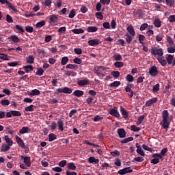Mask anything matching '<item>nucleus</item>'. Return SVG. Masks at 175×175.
I'll list each match as a JSON object with an SVG mask.
<instances>
[{
  "mask_svg": "<svg viewBox=\"0 0 175 175\" xmlns=\"http://www.w3.org/2000/svg\"><path fill=\"white\" fill-rule=\"evenodd\" d=\"M153 92H158L159 91V83L156 84L152 88Z\"/></svg>",
  "mask_w": 175,
  "mask_h": 175,
  "instance_id": "bf43d9fd",
  "label": "nucleus"
},
{
  "mask_svg": "<svg viewBox=\"0 0 175 175\" xmlns=\"http://www.w3.org/2000/svg\"><path fill=\"white\" fill-rule=\"evenodd\" d=\"M96 10L97 12H100V10H102V3L98 2L96 3Z\"/></svg>",
  "mask_w": 175,
  "mask_h": 175,
  "instance_id": "4d7b16f0",
  "label": "nucleus"
},
{
  "mask_svg": "<svg viewBox=\"0 0 175 175\" xmlns=\"http://www.w3.org/2000/svg\"><path fill=\"white\" fill-rule=\"evenodd\" d=\"M158 100V98H151L150 100H148L146 102V106L147 107H149V106H151V105H153V103H156V102H157Z\"/></svg>",
  "mask_w": 175,
  "mask_h": 175,
  "instance_id": "f3484780",
  "label": "nucleus"
},
{
  "mask_svg": "<svg viewBox=\"0 0 175 175\" xmlns=\"http://www.w3.org/2000/svg\"><path fill=\"white\" fill-rule=\"evenodd\" d=\"M28 95L30 96H36L38 95H40V91L38 89L32 90L31 92H28Z\"/></svg>",
  "mask_w": 175,
  "mask_h": 175,
  "instance_id": "ddd939ff",
  "label": "nucleus"
},
{
  "mask_svg": "<svg viewBox=\"0 0 175 175\" xmlns=\"http://www.w3.org/2000/svg\"><path fill=\"white\" fill-rule=\"evenodd\" d=\"M126 31L127 32H129V35H131V36H135L136 31H135V29L131 25L127 27Z\"/></svg>",
  "mask_w": 175,
  "mask_h": 175,
  "instance_id": "9d476101",
  "label": "nucleus"
},
{
  "mask_svg": "<svg viewBox=\"0 0 175 175\" xmlns=\"http://www.w3.org/2000/svg\"><path fill=\"white\" fill-rule=\"evenodd\" d=\"M10 145L3 144L1 148V152H6V151H9V150H10Z\"/></svg>",
  "mask_w": 175,
  "mask_h": 175,
  "instance_id": "412c9836",
  "label": "nucleus"
},
{
  "mask_svg": "<svg viewBox=\"0 0 175 175\" xmlns=\"http://www.w3.org/2000/svg\"><path fill=\"white\" fill-rule=\"evenodd\" d=\"M138 38L139 43H141V44H144V40H146V37L142 34H139L138 36Z\"/></svg>",
  "mask_w": 175,
  "mask_h": 175,
  "instance_id": "58836bf2",
  "label": "nucleus"
},
{
  "mask_svg": "<svg viewBox=\"0 0 175 175\" xmlns=\"http://www.w3.org/2000/svg\"><path fill=\"white\" fill-rule=\"evenodd\" d=\"M120 113L123 117V118H125V120H126V118H128V111L124 109V107H122V106H120Z\"/></svg>",
  "mask_w": 175,
  "mask_h": 175,
  "instance_id": "2eb2a0df",
  "label": "nucleus"
},
{
  "mask_svg": "<svg viewBox=\"0 0 175 175\" xmlns=\"http://www.w3.org/2000/svg\"><path fill=\"white\" fill-rule=\"evenodd\" d=\"M88 161L89 163H95V165H98V163H99V160L94 157H89Z\"/></svg>",
  "mask_w": 175,
  "mask_h": 175,
  "instance_id": "a211bd4d",
  "label": "nucleus"
},
{
  "mask_svg": "<svg viewBox=\"0 0 175 175\" xmlns=\"http://www.w3.org/2000/svg\"><path fill=\"white\" fill-rule=\"evenodd\" d=\"M73 62H75V64H77V65H80L81 64V62H83V60H81V59L76 57L73 59Z\"/></svg>",
  "mask_w": 175,
  "mask_h": 175,
  "instance_id": "13d9d810",
  "label": "nucleus"
},
{
  "mask_svg": "<svg viewBox=\"0 0 175 175\" xmlns=\"http://www.w3.org/2000/svg\"><path fill=\"white\" fill-rule=\"evenodd\" d=\"M125 91L126 92L131 93V94H128V96L129 98H132L133 96V91L132 90V85H128L125 88Z\"/></svg>",
  "mask_w": 175,
  "mask_h": 175,
  "instance_id": "f8f14e48",
  "label": "nucleus"
},
{
  "mask_svg": "<svg viewBox=\"0 0 175 175\" xmlns=\"http://www.w3.org/2000/svg\"><path fill=\"white\" fill-rule=\"evenodd\" d=\"M131 130L133 131V132H139L140 131V127H137L135 125L131 126Z\"/></svg>",
  "mask_w": 175,
  "mask_h": 175,
  "instance_id": "6e6d98bb",
  "label": "nucleus"
},
{
  "mask_svg": "<svg viewBox=\"0 0 175 175\" xmlns=\"http://www.w3.org/2000/svg\"><path fill=\"white\" fill-rule=\"evenodd\" d=\"M64 75L66 76H72V77H75V76H76V72H75L73 71L66 70V71H64Z\"/></svg>",
  "mask_w": 175,
  "mask_h": 175,
  "instance_id": "ea45409f",
  "label": "nucleus"
},
{
  "mask_svg": "<svg viewBox=\"0 0 175 175\" xmlns=\"http://www.w3.org/2000/svg\"><path fill=\"white\" fill-rule=\"evenodd\" d=\"M16 143L21 147L22 148H25V144H24V141L21 139V137H18V135L15 136Z\"/></svg>",
  "mask_w": 175,
  "mask_h": 175,
  "instance_id": "1a4fd4ad",
  "label": "nucleus"
},
{
  "mask_svg": "<svg viewBox=\"0 0 175 175\" xmlns=\"http://www.w3.org/2000/svg\"><path fill=\"white\" fill-rule=\"evenodd\" d=\"M4 140L7 143V145L10 146H13V141L12 139H10V138H9V136L5 135L4 137Z\"/></svg>",
  "mask_w": 175,
  "mask_h": 175,
  "instance_id": "cd10ccee",
  "label": "nucleus"
},
{
  "mask_svg": "<svg viewBox=\"0 0 175 175\" xmlns=\"http://www.w3.org/2000/svg\"><path fill=\"white\" fill-rule=\"evenodd\" d=\"M149 75L152 77L158 76V69L157 68V66H152L149 69Z\"/></svg>",
  "mask_w": 175,
  "mask_h": 175,
  "instance_id": "423d86ee",
  "label": "nucleus"
},
{
  "mask_svg": "<svg viewBox=\"0 0 175 175\" xmlns=\"http://www.w3.org/2000/svg\"><path fill=\"white\" fill-rule=\"evenodd\" d=\"M67 167L69 170H75L77 169L76 164H75V163H68Z\"/></svg>",
  "mask_w": 175,
  "mask_h": 175,
  "instance_id": "c85d7f7f",
  "label": "nucleus"
},
{
  "mask_svg": "<svg viewBox=\"0 0 175 175\" xmlns=\"http://www.w3.org/2000/svg\"><path fill=\"white\" fill-rule=\"evenodd\" d=\"M132 140H133V137H130L128 138H125L124 139H122L120 143H122V144H125L126 143H129V142H132Z\"/></svg>",
  "mask_w": 175,
  "mask_h": 175,
  "instance_id": "4c0bfd02",
  "label": "nucleus"
},
{
  "mask_svg": "<svg viewBox=\"0 0 175 175\" xmlns=\"http://www.w3.org/2000/svg\"><path fill=\"white\" fill-rule=\"evenodd\" d=\"M120 85H121V82H120L118 81H115L114 82L110 83L109 87L117 88Z\"/></svg>",
  "mask_w": 175,
  "mask_h": 175,
  "instance_id": "a19ab883",
  "label": "nucleus"
},
{
  "mask_svg": "<svg viewBox=\"0 0 175 175\" xmlns=\"http://www.w3.org/2000/svg\"><path fill=\"white\" fill-rule=\"evenodd\" d=\"M170 46H168L167 48V53H169L170 54H174V53H175V44L174 45H170Z\"/></svg>",
  "mask_w": 175,
  "mask_h": 175,
  "instance_id": "b1692460",
  "label": "nucleus"
},
{
  "mask_svg": "<svg viewBox=\"0 0 175 175\" xmlns=\"http://www.w3.org/2000/svg\"><path fill=\"white\" fill-rule=\"evenodd\" d=\"M23 69L26 73H29L31 70H33V66L32 65H28L23 66Z\"/></svg>",
  "mask_w": 175,
  "mask_h": 175,
  "instance_id": "5701e85b",
  "label": "nucleus"
},
{
  "mask_svg": "<svg viewBox=\"0 0 175 175\" xmlns=\"http://www.w3.org/2000/svg\"><path fill=\"white\" fill-rule=\"evenodd\" d=\"M0 59H3L4 61H9L10 60V57L5 53H0Z\"/></svg>",
  "mask_w": 175,
  "mask_h": 175,
  "instance_id": "c756f323",
  "label": "nucleus"
},
{
  "mask_svg": "<svg viewBox=\"0 0 175 175\" xmlns=\"http://www.w3.org/2000/svg\"><path fill=\"white\" fill-rule=\"evenodd\" d=\"M66 160H63L59 163V166H60V167H65V166H66Z\"/></svg>",
  "mask_w": 175,
  "mask_h": 175,
  "instance_id": "e2e57ef3",
  "label": "nucleus"
},
{
  "mask_svg": "<svg viewBox=\"0 0 175 175\" xmlns=\"http://www.w3.org/2000/svg\"><path fill=\"white\" fill-rule=\"evenodd\" d=\"M150 53L152 55H154V57H162L163 56V49L162 48H157L152 47L150 49Z\"/></svg>",
  "mask_w": 175,
  "mask_h": 175,
  "instance_id": "f257e3e1",
  "label": "nucleus"
},
{
  "mask_svg": "<svg viewBox=\"0 0 175 175\" xmlns=\"http://www.w3.org/2000/svg\"><path fill=\"white\" fill-rule=\"evenodd\" d=\"M78 85H87V84H90V80L88 79H83L80 80L77 82Z\"/></svg>",
  "mask_w": 175,
  "mask_h": 175,
  "instance_id": "4be33fe9",
  "label": "nucleus"
},
{
  "mask_svg": "<svg viewBox=\"0 0 175 175\" xmlns=\"http://www.w3.org/2000/svg\"><path fill=\"white\" fill-rule=\"evenodd\" d=\"M114 66L116 68H122V66H124V63L121 62H116L114 63Z\"/></svg>",
  "mask_w": 175,
  "mask_h": 175,
  "instance_id": "864d4df0",
  "label": "nucleus"
},
{
  "mask_svg": "<svg viewBox=\"0 0 175 175\" xmlns=\"http://www.w3.org/2000/svg\"><path fill=\"white\" fill-rule=\"evenodd\" d=\"M7 6L8 8L13 10V12H17V8H16V6L13 5L12 3H7Z\"/></svg>",
  "mask_w": 175,
  "mask_h": 175,
  "instance_id": "37998d69",
  "label": "nucleus"
},
{
  "mask_svg": "<svg viewBox=\"0 0 175 175\" xmlns=\"http://www.w3.org/2000/svg\"><path fill=\"white\" fill-rule=\"evenodd\" d=\"M57 139V135L54 133H51L49 135V142H54Z\"/></svg>",
  "mask_w": 175,
  "mask_h": 175,
  "instance_id": "79ce46f5",
  "label": "nucleus"
},
{
  "mask_svg": "<svg viewBox=\"0 0 175 175\" xmlns=\"http://www.w3.org/2000/svg\"><path fill=\"white\" fill-rule=\"evenodd\" d=\"M75 16H76V12L75 11V10H72L70 12L68 17H69V18H73V17H75Z\"/></svg>",
  "mask_w": 175,
  "mask_h": 175,
  "instance_id": "680f3d73",
  "label": "nucleus"
},
{
  "mask_svg": "<svg viewBox=\"0 0 175 175\" xmlns=\"http://www.w3.org/2000/svg\"><path fill=\"white\" fill-rule=\"evenodd\" d=\"M168 21L170 23H175V15H171L168 18Z\"/></svg>",
  "mask_w": 175,
  "mask_h": 175,
  "instance_id": "338daca9",
  "label": "nucleus"
},
{
  "mask_svg": "<svg viewBox=\"0 0 175 175\" xmlns=\"http://www.w3.org/2000/svg\"><path fill=\"white\" fill-rule=\"evenodd\" d=\"M111 75L114 77L115 79H118L120 77V72L118 71H112Z\"/></svg>",
  "mask_w": 175,
  "mask_h": 175,
  "instance_id": "09e8293b",
  "label": "nucleus"
},
{
  "mask_svg": "<svg viewBox=\"0 0 175 175\" xmlns=\"http://www.w3.org/2000/svg\"><path fill=\"white\" fill-rule=\"evenodd\" d=\"M72 89L66 87L64 88V94H72Z\"/></svg>",
  "mask_w": 175,
  "mask_h": 175,
  "instance_id": "774afa93",
  "label": "nucleus"
},
{
  "mask_svg": "<svg viewBox=\"0 0 175 175\" xmlns=\"http://www.w3.org/2000/svg\"><path fill=\"white\" fill-rule=\"evenodd\" d=\"M37 53H38V54H42V55H46V51H44V49H37Z\"/></svg>",
  "mask_w": 175,
  "mask_h": 175,
  "instance_id": "0e129e2a",
  "label": "nucleus"
},
{
  "mask_svg": "<svg viewBox=\"0 0 175 175\" xmlns=\"http://www.w3.org/2000/svg\"><path fill=\"white\" fill-rule=\"evenodd\" d=\"M109 114L113 116V117H116V118H119L120 113L118 112V109L114 107L113 109L109 110Z\"/></svg>",
  "mask_w": 175,
  "mask_h": 175,
  "instance_id": "20e7f679",
  "label": "nucleus"
},
{
  "mask_svg": "<svg viewBox=\"0 0 175 175\" xmlns=\"http://www.w3.org/2000/svg\"><path fill=\"white\" fill-rule=\"evenodd\" d=\"M135 147L137 148V153H138L139 155L141 157H146V153L144 152V150L142 148V146L139 145V143H137L135 144Z\"/></svg>",
  "mask_w": 175,
  "mask_h": 175,
  "instance_id": "7ed1b4c3",
  "label": "nucleus"
},
{
  "mask_svg": "<svg viewBox=\"0 0 175 175\" xmlns=\"http://www.w3.org/2000/svg\"><path fill=\"white\" fill-rule=\"evenodd\" d=\"M73 94L77 98H80V96H83L84 95V92L82 90H75L73 92Z\"/></svg>",
  "mask_w": 175,
  "mask_h": 175,
  "instance_id": "393cba45",
  "label": "nucleus"
},
{
  "mask_svg": "<svg viewBox=\"0 0 175 175\" xmlns=\"http://www.w3.org/2000/svg\"><path fill=\"white\" fill-rule=\"evenodd\" d=\"M157 61H159V62L160 65H161V66H165L167 64V60L165 59V57L163 56L158 57Z\"/></svg>",
  "mask_w": 175,
  "mask_h": 175,
  "instance_id": "9b49d317",
  "label": "nucleus"
},
{
  "mask_svg": "<svg viewBox=\"0 0 175 175\" xmlns=\"http://www.w3.org/2000/svg\"><path fill=\"white\" fill-rule=\"evenodd\" d=\"M44 73V70H42V68H38L37 69V72L36 73V75L37 76H43V74Z\"/></svg>",
  "mask_w": 175,
  "mask_h": 175,
  "instance_id": "c03bdc74",
  "label": "nucleus"
},
{
  "mask_svg": "<svg viewBox=\"0 0 175 175\" xmlns=\"http://www.w3.org/2000/svg\"><path fill=\"white\" fill-rule=\"evenodd\" d=\"M1 104L2 106H9V105H10V101H9V100H1Z\"/></svg>",
  "mask_w": 175,
  "mask_h": 175,
  "instance_id": "3c124183",
  "label": "nucleus"
},
{
  "mask_svg": "<svg viewBox=\"0 0 175 175\" xmlns=\"http://www.w3.org/2000/svg\"><path fill=\"white\" fill-rule=\"evenodd\" d=\"M57 125H58V128L59 129V131H61V132H63L64 131V121L59 120L57 121Z\"/></svg>",
  "mask_w": 175,
  "mask_h": 175,
  "instance_id": "7c9ffc66",
  "label": "nucleus"
},
{
  "mask_svg": "<svg viewBox=\"0 0 175 175\" xmlns=\"http://www.w3.org/2000/svg\"><path fill=\"white\" fill-rule=\"evenodd\" d=\"M88 32H96L98 31V27L95 26L88 27L87 29Z\"/></svg>",
  "mask_w": 175,
  "mask_h": 175,
  "instance_id": "72a5a7b5",
  "label": "nucleus"
},
{
  "mask_svg": "<svg viewBox=\"0 0 175 175\" xmlns=\"http://www.w3.org/2000/svg\"><path fill=\"white\" fill-rule=\"evenodd\" d=\"M115 61H121L122 59V57L120 54H116L113 56Z\"/></svg>",
  "mask_w": 175,
  "mask_h": 175,
  "instance_id": "5fc2aeb1",
  "label": "nucleus"
},
{
  "mask_svg": "<svg viewBox=\"0 0 175 175\" xmlns=\"http://www.w3.org/2000/svg\"><path fill=\"white\" fill-rule=\"evenodd\" d=\"M8 39L14 42V43H18L20 42V38L16 35L10 36Z\"/></svg>",
  "mask_w": 175,
  "mask_h": 175,
  "instance_id": "6ab92c4d",
  "label": "nucleus"
},
{
  "mask_svg": "<svg viewBox=\"0 0 175 175\" xmlns=\"http://www.w3.org/2000/svg\"><path fill=\"white\" fill-rule=\"evenodd\" d=\"M11 113H12L14 117H20L21 116V112L18 111H11Z\"/></svg>",
  "mask_w": 175,
  "mask_h": 175,
  "instance_id": "603ef678",
  "label": "nucleus"
},
{
  "mask_svg": "<svg viewBox=\"0 0 175 175\" xmlns=\"http://www.w3.org/2000/svg\"><path fill=\"white\" fill-rule=\"evenodd\" d=\"M34 107L35 106H33V105H31L28 107H26L25 109V111H33V110H35Z\"/></svg>",
  "mask_w": 175,
  "mask_h": 175,
  "instance_id": "de8ad7c7",
  "label": "nucleus"
},
{
  "mask_svg": "<svg viewBox=\"0 0 175 175\" xmlns=\"http://www.w3.org/2000/svg\"><path fill=\"white\" fill-rule=\"evenodd\" d=\"M153 24L156 28H161V25H162V21H161V20L159 18H157L154 20Z\"/></svg>",
  "mask_w": 175,
  "mask_h": 175,
  "instance_id": "a878e982",
  "label": "nucleus"
},
{
  "mask_svg": "<svg viewBox=\"0 0 175 175\" xmlns=\"http://www.w3.org/2000/svg\"><path fill=\"white\" fill-rule=\"evenodd\" d=\"M21 159H23L24 163L27 166V167H30L31 166V157H21Z\"/></svg>",
  "mask_w": 175,
  "mask_h": 175,
  "instance_id": "6e6552de",
  "label": "nucleus"
},
{
  "mask_svg": "<svg viewBox=\"0 0 175 175\" xmlns=\"http://www.w3.org/2000/svg\"><path fill=\"white\" fill-rule=\"evenodd\" d=\"M125 36H126V43H128V44L131 43L132 40H133V36H131L129 33H126Z\"/></svg>",
  "mask_w": 175,
  "mask_h": 175,
  "instance_id": "bb28decb",
  "label": "nucleus"
},
{
  "mask_svg": "<svg viewBox=\"0 0 175 175\" xmlns=\"http://www.w3.org/2000/svg\"><path fill=\"white\" fill-rule=\"evenodd\" d=\"M28 132H29V127H25V126H23L19 131V133H21V135H24V133H28Z\"/></svg>",
  "mask_w": 175,
  "mask_h": 175,
  "instance_id": "2f4dec72",
  "label": "nucleus"
},
{
  "mask_svg": "<svg viewBox=\"0 0 175 175\" xmlns=\"http://www.w3.org/2000/svg\"><path fill=\"white\" fill-rule=\"evenodd\" d=\"M73 33L79 35V33H84V30L83 29H74L72 30Z\"/></svg>",
  "mask_w": 175,
  "mask_h": 175,
  "instance_id": "e433bc0d",
  "label": "nucleus"
},
{
  "mask_svg": "<svg viewBox=\"0 0 175 175\" xmlns=\"http://www.w3.org/2000/svg\"><path fill=\"white\" fill-rule=\"evenodd\" d=\"M95 15H96V17L99 20H103V15H102V12H96Z\"/></svg>",
  "mask_w": 175,
  "mask_h": 175,
  "instance_id": "052dcab7",
  "label": "nucleus"
},
{
  "mask_svg": "<svg viewBox=\"0 0 175 175\" xmlns=\"http://www.w3.org/2000/svg\"><path fill=\"white\" fill-rule=\"evenodd\" d=\"M26 61L27 64H33L35 61V57L33 55H29L26 58Z\"/></svg>",
  "mask_w": 175,
  "mask_h": 175,
  "instance_id": "473e14b6",
  "label": "nucleus"
},
{
  "mask_svg": "<svg viewBox=\"0 0 175 175\" xmlns=\"http://www.w3.org/2000/svg\"><path fill=\"white\" fill-rule=\"evenodd\" d=\"M163 120H167L169 118V112L167 110H164L162 113Z\"/></svg>",
  "mask_w": 175,
  "mask_h": 175,
  "instance_id": "f704fd0d",
  "label": "nucleus"
},
{
  "mask_svg": "<svg viewBox=\"0 0 175 175\" xmlns=\"http://www.w3.org/2000/svg\"><path fill=\"white\" fill-rule=\"evenodd\" d=\"M132 172H133V170L131 169V167H129L124 168L122 170H120L118 172V174H120V175H124V174H126L127 173H132Z\"/></svg>",
  "mask_w": 175,
  "mask_h": 175,
  "instance_id": "39448f33",
  "label": "nucleus"
},
{
  "mask_svg": "<svg viewBox=\"0 0 175 175\" xmlns=\"http://www.w3.org/2000/svg\"><path fill=\"white\" fill-rule=\"evenodd\" d=\"M166 3L168 6H170V8H173V6H174V0H165Z\"/></svg>",
  "mask_w": 175,
  "mask_h": 175,
  "instance_id": "a18cd8bd",
  "label": "nucleus"
},
{
  "mask_svg": "<svg viewBox=\"0 0 175 175\" xmlns=\"http://www.w3.org/2000/svg\"><path fill=\"white\" fill-rule=\"evenodd\" d=\"M100 40L98 39L90 40L88 42L89 46H98L99 44Z\"/></svg>",
  "mask_w": 175,
  "mask_h": 175,
  "instance_id": "4468645a",
  "label": "nucleus"
},
{
  "mask_svg": "<svg viewBox=\"0 0 175 175\" xmlns=\"http://www.w3.org/2000/svg\"><path fill=\"white\" fill-rule=\"evenodd\" d=\"M166 61L168 65H172V66H175V59L174 55H166Z\"/></svg>",
  "mask_w": 175,
  "mask_h": 175,
  "instance_id": "f03ea898",
  "label": "nucleus"
},
{
  "mask_svg": "<svg viewBox=\"0 0 175 175\" xmlns=\"http://www.w3.org/2000/svg\"><path fill=\"white\" fill-rule=\"evenodd\" d=\"M118 133L119 135V137L124 138L125 137L126 133L124 129H118Z\"/></svg>",
  "mask_w": 175,
  "mask_h": 175,
  "instance_id": "aec40b11",
  "label": "nucleus"
},
{
  "mask_svg": "<svg viewBox=\"0 0 175 175\" xmlns=\"http://www.w3.org/2000/svg\"><path fill=\"white\" fill-rule=\"evenodd\" d=\"M167 42L169 44L170 46H174V41H173V38L172 37L167 36Z\"/></svg>",
  "mask_w": 175,
  "mask_h": 175,
  "instance_id": "c9c22d12",
  "label": "nucleus"
},
{
  "mask_svg": "<svg viewBox=\"0 0 175 175\" xmlns=\"http://www.w3.org/2000/svg\"><path fill=\"white\" fill-rule=\"evenodd\" d=\"M6 21L7 23H13V18H12V16H10V15L9 14L6 15Z\"/></svg>",
  "mask_w": 175,
  "mask_h": 175,
  "instance_id": "69168bd1",
  "label": "nucleus"
},
{
  "mask_svg": "<svg viewBox=\"0 0 175 175\" xmlns=\"http://www.w3.org/2000/svg\"><path fill=\"white\" fill-rule=\"evenodd\" d=\"M69 61V58L68 57H64L62 58L61 64L62 65H66Z\"/></svg>",
  "mask_w": 175,
  "mask_h": 175,
  "instance_id": "49530a36",
  "label": "nucleus"
},
{
  "mask_svg": "<svg viewBox=\"0 0 175 175\" xmlns=\"http://www.w3.org/2000/svg\"><path fill=\"white\" fill-rule=\"evenodd\" d=\"M161 125L164 129H167L169 128V126L170 125V123H169V121H167V120H163L161 122Z\"/></svg>",
  "mask_w": 175,
  "mask_h": 175,
  "instance_id": "dca6fc26",
  "label": "nucleus"
},
{
  "mask_svg": "<svg viewBox=\"0 0 175 175\" xmlns=\"http://www.w3.org/2000/svg\"><path fill=\"white\" fill-rule=\"evenodd\" d=\"M49 20L51 25H57V21H58V15H51Z\"/></svg>",
  "mask_w": 175,
  "mask_h": 175,
  "instance_id": "0eeeda50",
  "label": "nucleus"
},
{
  "mask_svg": "<svg viewBox=\"0 0 175 175\" xmlns=\"http://www.w3.org/2000/svg\"><path fill=\"white\" fill-rule=\"evenodd\" d=\"M46 22H44V21H41L40 22H38L36 25V27L37 28H42V27H43L44 25H45Z\"/></svg>",
  "mask_w": 175,
  "mask_h": 175,
  "instance_id": "8fccbe9b",
  "label": "nucleus"
}]
</instances>
